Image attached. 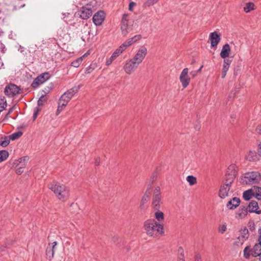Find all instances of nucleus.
<instances>
[{"instance_id":"obj_7","label":"nucleus","mask_w":261,"mask_h":261,"mask_svg":"<svg viewBox=\"0 0 261 261\" xmlns=\"http://www.w3.org/2000/svg\"><path fill=\"white\" fill-rule=\"evenodd\" d=\"M80 87L81 86L79 85L70 89L62 94L60 99L64 101V102L68 103L72 96L78 92Z\"/></svg>"},{"instance_id":"obj_5","label":"nucleus","mask_w":261,"mask_h":261,"mask_svg":"<svg viewBox=\"0 0 261 261\" xmlns=\"http://www.w3.org/2000/svg\"><path fill=\"white\" fill-rule=\"evenodd\" d=\"M139 65L132 58L126 62L123 68L126 74H130L137 69Z\"/></svg>"},{"instance_id":"obj_61","label":"nucleus","mask_w":261,"mask_h":261,"mask_svg":"<svg viewBox=\"0 0 261 261\" xmlns=\"http://www.w3.org/2000/svg\"><path fill=\"white\" fill-rule=\"evenodd\" d=\"M226 73L227 72H224V71H223L222 70V78H224L226 75Z\"/></svg>"},{"instance_id":"obj_22","label":"nucleus","mask_w":261,"mask_h":261,"mask_svg":"<svg viewBox=\"0 0 261 261\" xmlns=\"http://www.w3.org/2000/svg\"><path fill=\"white\" fill-rule=\"evenodd\" d=\"M132 30L131 26L128 24V22L121 23V30L122 34L125 36Z\"/></svg>"},{"instance_id":"obj_58","label":"nucleus","mask_w":261,"mask_h":261,"mask_svg":"<svg viewBox=\"0 0 261 261\" xmlns=\"http://www.w3.org/2000/svg\"><path fill=\"white\" fill-rule=\"evenodd\" d=\"M14 109H15V107H13L11 108L10 109H9L7 115L10 114L14 111Z\"/></svg>"},{"instance_id":"obj_33","label":"nucleus","mask_w":261,"mask_h":261,"mask_svg":"<svg viewBox=\"0 0 261 261\" xmlns=\"http://www.w3.org/2000/svg\"><path fill=\"white\" fill-rule=\"evenodd\" d=\"M9 156V152L6 150L0 151V163L5 161Z\"/></svg>"},{"instance_id":"obj_12","label":"nucleus","mask_w":261,"mask_h":261,"mask_svg":"<svg viewBox=\"0 0 261 261\" xmlns=\"http://www.w3.org/2000/svg\"><path fill=\"white\" fill-rule=\"evenodd\" d=\"M188 68H184L181 71L179 76L180 82L182 85V86L184 88H186L189 85L190 82V79L188 75Z\"/></svg>"},{"instance_id":"obj_35","label":"nucleus","mask_w":261,"mask_h":261,"mask_svg":"<svg viewBox=\"0 0 261 261\" xmlns=\"http://www.w3.org/2000/svg\"><path fill=\"white\" fill-rule=\"evenodd\" d=\"M7 107V101L5 97L0 96V112H2Z\"/></svg>"},{"instance_id":"obj_10","label":"nucleus","mask_w":261,"mask_h":261,"mask_svg":"<svg viewBox=\"0 0 261 261\" xmlns=\"http://www.w3.org/2000/svg\"><path fill=\"white\" fill-rule=\"evenodd\" d=\"M49 74L48 72L43 73L38 76L33 82L32 86L36 88L39 85L43 84L49 79Z\"/></svg>"},{"instance_id":"obj_49","label":"nucleus","mask_w":261,"mask_h":261,"mask_svg":"<svg viewBox=\"0 0 261 261\" xmlns=\"http://www.w3.org/2000/svg\"><path fill=\"white\" fill-rule=\"evenodd\" d=\"M153 195H158V196H162L161 193V189L160 187L157 186L155 187Z\"/></svg>"},{"instance_id":"obj_64","label":"nucleus","mask_w":261,"mask_h":261,"mask_svg":"<svg viewBox=\"0 0 261 261\" xmlns=\"http://www.w3.org/2000/svg\"><path fill=\"white\" fill-rule=\"evenodd\" d=\"M178 261H185L184 256V257H179Z\"/></svg>"},{"instance_id":"obj_48","label":"nucleus","mask_w":261,"mask_h":261,"mask_svg":"<svg viewBox=\"0 0 261 261\" xmlns=\"http://www.w3.org/2000/svg\"><path fill=\"white\" fill-rule=\"evenodd\" d=\"M115 60V59L113 57V56H111L109 59H107L106 62V65L107 66H109Z\"/></svg>"},{"instance_id":"obj_25","label":"nucleus","mask_w":261,"mask_h":261,"mask_svg":"<svg viewBox=\"0 0 261 261\" xmlns=\"http://www.w3.org/2000/svg\"><path fill=\"white\" fill-rule=\"evenodd\" d=\"M253 248H251L250 246H246L243 251L244 257L246 259H248L251 256L253 257Z\"/></svg>"},{"instance_id":"obj_60","label":"nucleus","mask_w":261,"mask_h":261,"mask_svg":"<svg viewBox=\"0 0 261 261\" xmlns=\"http://www.w3.org/2000/svg\"><path fill=\"white\" fill-rule=\"evenodd\" d=\"M230 44L234 45V44L232 42H230ZM234 51H236V52L238 51V47L236 45H234Z\"/></svg>"},{"instance_id":"obj_26","label":"nucleus","mask_w":261,"mask_h":261,"mask_svg":"<svg viewBox=\"0 0 261 261\" xmlns=\"http://www.w3.org/2000/svg\"><path fill=\"white\" fill-rule=\"evenodd\" d=\"M156 212L154 213V217L158 223L162 224L164 220V213L159 210H155Z\"/></svg>"},{"instance_id":"obj_9","label":"nucleus","mask_w":261,"mask_h":261,"mask_svg":"<svg viewBox=\"0 0 261 261\" xmlns=\"http://www.w3.org/2000/svg\"><path fill=\"white\" fill-rule=\"evenodd\" d=\"M19 88L14 85L11 84L7 86L5 89V94L8 97H13L19 93Z\"/></svg>"},{"instance_id":"obj_23","label":"nucleus","mask_w":261,"mask_h":261,"mask_svg":"<svg viewBox=\"0 0 261 261\" xmlns=\"http://www.w3.org/2000/svg\"><path fill=\"white\" fill-rule=\"evenodd\" d=\"M249 212L246 206H241L236 214V217L238 219H242L247 216Z\"/></svg>"},{"instance_id":"obj_11","label":"nucleus","mask_w":261,"mask_h":261,"mask_svg":"<svg viewBox=\"0 0 261 261\" xmlns=\"http://www.w3.org/2000/svg\"><path fill=\"white\" fill-rule=\"evenodd\" d=\"M92 12L91 7L84 6L77 11V14L81 18L87 19L92 15Z\"/></svg>"},{"instance_id":"obj_18","label":"nucleus","mask_w":261,"mask_h":261,"mask_svg":"<svg viewBox=\"0 0 261 261\" xmlns=\"http://www.w3.org/2000/svg\"><path fill=\"white\" fill-rule=\"evenodd\" d=\"M142 38L141 35H137L134 36L133 37L127 39L126 41L123 42L121 45L124 47V49H126V48L130 46L131 45L135 43L137 41L140 40Z\"/></svg>"},{"instance_id":"obj_34","label":"nucleus","mask_w":261,"mask_h":261,"mask_svg":"<svg viewBox=\"0 0 261 261\" xmlns=\"http://www.w3.org/2000/svg\"><path fill=\"white\" fill-rule=\"evenodd\" d=\"M254 9V4L253 3L249 2L246 4L244 7V10L246 13L249 12L250 11Z\"/></svg>"},{"instance_id":"obj_53","label":"nucleus","mask_w":261,"mask_h":261,"mask_svg":"<svg viewBox=\"0 0 261 261\" xmlns=\"http://www.w3.org/2000/svg\"><path fill=\"white\" fill-rule=\"evenodd\" d=\"M195 261H202L201 257L200 255L196 254L195 257Z\"/></svg>"},{"instance_id":"obj_31","label":"nucleus","mask_w":261,"mask_h":261,"mask_svg":"<svg viewBox=\"0 0 261 261\" xmlns=\"http://www.w3.org/2000/svg\"><path fill=\"white\" fill-rule=\"evenodd\" d=\"M232 60L229 59H224L222 70L224 71V72H227L229 68V66Z\"/></svg>"},{"instance_id":"obj_27","label":"nucleus","mask_w":261,"mask_h":261,"mask_svg":"<svg viewBox=\"0 0 261 261\" xmlns=\"http://www.w3.org/2000/svg\"><path fill=\"white\" fill-rule=\"evenodd\" d=\"M253 257L260 256L261 255V245L259 243L255 244L253 247Z\"/></svg>"},{"instance_id":"obj_24","label":"nucleus","mask_w":261,"mask_h":261,"mask_svg":"<svg viewBox=\"0 0 261 261\" xmlns=\"http://www.w3.org/2000/svg\"><path fill=\"white\" fill-rule=\"evenodd\" d=\"M245 159L249 162L255 161L257 159V155L254 151H249L245 155Z\"/></svg>"},{"instance_id":"obj_40","label":"nucleus","mask_w":261,"mask_h":261,"mask_svg":"<svg viewBox=\"0 0 261 261\" xmlns=\"http://www.w3.org/2000/svg\"><path fill=\"white\" fill-rule=\"evenodd\" d=\"M47 100V98L45 96V95H42V96L39 98L37 104L38 106H42L45 103Z\"/></svg>"},{"instance_id":"obj_42","label":"nucleus","mask_w":261,"mask_h":261,"mask_svg":"<svg viewBox=\"0 0 261 261\" xmlns=\"http://www.w3.org/2000/svg\"><path fill=\"white\" fill-rule=\"evenodd\" d=\"M227 230V225L225 223L221 225H220L218 227V230L219 231L223 234Z\"/></svg>"},{"instance_id":"obj_46","label":"nucleus","mask_w":261,"mask_h":261,"mask_svg":"<svg viewBox=\"0 0 261 261\" xmlns=\"http://www.w3.org/2000/svg\"><path fill=\"white\" fill-rule=\"evenodd\" d=\"M129 16L127 14H124L122 17L121 22H128Z\"/></svg>"},{"instance_id":"obj_52","label":"nucleus","mask_w":261,"mask_h":261,"mask_svg":"<svg viewBox=\"0 0 261 261\" xmlns=\"http://www.w3.org/2000/svg\"><path fill=\"white\" fill-rule=\"evenodd\" d=\"M23 172V166L22 167H18L16 170V173L20 175Z\"/></svg>"},{"instance_id":"obj_56","label":"nucleus","mask_w":261,"mask_h":261,"mask_svg":"<svg viewBox=\"0 0 261 261\" xmlns=\"http://www.w3.org/2000/svg\"><path fill=\"white\" fill-rule=\"evenodd\" d=\"M100 164V159L99 158H96L95 160V166H98Z\"/></svg>"},{"instance_id":"obj_19","label":"nucleus","mask_w":261,"mask_h":261,"mask_svg":"<svg viewBox=\"0 0 261 261\" xmlns=\"http://www.w3.org/2000/svg\"><path fill=\"white\" fill-rule=\"evenodd\" d=\"M240 203V199L238 197H233L227 203V207L229 210H233L238 207Z\"/></svg>"},{"instance_id":"obj_2","label":"nucleus","mask_w":261,"mask_h":261,"mask_svg":"<svg viewBox=\"0 0 261 261\" xmlns=\"http://www.w3.org/2000/svg\"><path fill=\"white\" fill-rule=\"evenodd\" d=\"M143 227L147 236L156 238L164 233L163 224L158 223L154 219L146 220L143 224Z\"/></svg>"},{"instance_id":"obj_32","label":"nucleus","mask_w":261,"mask_h":261,"mask_svg":"<svg viewBox=\"0 0 261 261\" xmlns=\"http://www.w3.org/2000/svg\"><path fill=\"white\" fill-rule=\"evenodd\" d=\"M149 194H147L146 192L145 193V194L143 196L140 203V207L141 209L143 208L144 205L145 204L147 203V202L148 201L149 199Z\"/></svg>"},{"instance_id":"obj_39","label":"nucleus","mask_w":261,"mask_h":261,"mask_svg":"<svg viewBox=\"0 0 261 261\" xmlns=\"http://www.w3.org/2000/svg\"><path fill=\"white\" fill-rule=\"evenodd\" d=\"M10 139L8 136H6L4 138L3 140H0V145L3 147L7 146L10 143Z\"/></svg>"},{"instance_id":"obj_8","label":"nucleus","mask_w":261,"mask_h":261,"mask_svg":"<svg viewBox=\"0 0 261 261\" xmlns=\"http://www.w3.org/2000/svg\"><path fill=\"white\" fill-rule=\"evenodd\" d=\"M240 233V236L234 243V244L238 246L242 245L248 239L249 236V230L245 226L241 228Z\"/></svg>"},{"instance_id":"obj_37","label":"nucleus","mask_w":261,"mask_h":261,"mask_svg":"<svg viewBox=\"0 0 261 261\" xmlns=\"http://www.w3.org/2000/svg\"><path fill=\"white\" fill-rule=\"evenodd\" d=\"M22 135V132L19 131L12 134V135L9 136L8 137H9L10 140H15L20 137Z\"/></svg>"},{"instance_id":"obj_16","label":"nucleus","mask_w":261,"mask_h":261,"mask_svg":"<svg viewBox=\"0 0 261 261\" xmlns=\"http://www.w3.org/2000/svg\"><path fill=\"white\" fill-rule=\"evenodd\" d=\"M248 211L250 213H255L261 214V210H259L258 204L255 200H251L248 205Z\"/></svg>"},{"instance_id":"obj_13","label":"nucleus","mask_w":261,"mask_h":261,"mask_svg":"<svg viewBox=\"0 0 261 261\" xmlns=\"http://www.w3.org/2000/svg\"><path fill=\"white\" fill-rule=\"evenodd\" d=\"M105 18V13L102 11H97L93 16L92 20L93 23L96 26L100 25Z\"/></svg>"},{"instance_id":"obj_36","label":"nucleus","mask_w":261,"mask_h":261,"mask_svg":"<svg viewBox=\"0 0 261 261\" xmlns=\"http://www.w3.org/2000/svg\"><path fill=\"white\" fill-rule=\"evenodd\" d=\"M187 181L189 183L190 185L192 186L196 184L197 179L193 175H189L187 177Z\"/></svg>"},{"instance_id":"obj_43","label":"nucleus","mask_w":261,"mask_h":261,"mask_svg":"<svg viewBox=\"0 0 261 261\" xmlns=\"http://www.w3.org/2000/svg\"><path fill=\"white\" fill-rule=\"evenodd\" d=\"M67 104L68 103L64 102V101L61 100V99H59L58 107L61 109L62 110H63L67 106Z\"/></svg>"},{"instance_id":"obj_3","label":"nucleus","mask_w":261,"mask_h":261,"mask_svg":"<svg viewBox=\"0 0 261 261\" xmlns=\"http://www.w3.org/2000/svg\"><path fill=\"white\" fill-rule=\"evenodd\" d=\"M48 187L54 193L58 199L61 201H65L69 197V189L63 184L53 181L48 185Z\"/></svg>"},{"instance_id":"obj_14","label":"nucleus","mask_w":261,"mask_h":261,"mask_svg":"<svg viewBox=\"0 0 261 261\" xmlns=\"http://www.w3.org/2000/svg\"><path fill=\"white\" fill-rule=\"evenodd\" d=\"M57 244V242L55 241L53 243H49L47 247L46 255L47 258L49 260H51L54 257Z\"/></svg>"},{"instance_id":"obj_45","label":"nucleus","mask_w":261,"mask_h":261,"mask_svg":"<svg viewBox=\"0 0 261 261\" xmlns=\"http://www.w3.org/2000/svg\"><path fill=\"white\" fill-rule=\"evenodd\" d=\"M18 2H19V4L18 5L16 4V2H15L14 4V9L15 10H16L17 9L21 8L24 7L25 5V4L20 1H19Z\"/></svg>"},{"instance_id":"obj_51","label":"nucleus","mask_w":261,"mask_h":261,"mask_svg":"<svg viewBox=\"0 0 261 261\" xmlns=\"http://www.w3.org/2000/svg\"><path fill=\"white\" fill-rule=\"evenodd\" d=\"M178 253L180 255L181 257L184 256V251L182 247H180L178 248Z\"/></svg>"},{"instance_id":"obj_47","label":"nucleus","mask_w":261,"mask_h":261,"mask_svg":"<svg viewBox=\"0 0 261 261\" xmlns=\"http://www.w3.org/2000/svg\"><path fill=\"white\" fill-rule=\"evenodd\" d=\"M40 110L39 108H36L34 110V114H33V120H35L38 115V113L39 112H40Z\"/></svg>"},{"instance_id":"obj_28","label":"nucleus","mask_w":261,"mask_h":261,"mask_svg":"<svg viewBox=\"0 0 261 261\" xmlns=\"http://www.w3.org/2000/svg\"><path fill=\"white\" fill-rule=\"evenodd\" d=\"M253 196H254V191L251 189L243 192V197L245 200H249Z\"/></svg>"},{"instance_id":"obj_38","label":"nucleus","mask_w":261,"mask_h":261,"mask_svg":"<svg viewBox=\"0 0 261 261\" xmlns=\"http://www.w3.org/2000/svg\"><path fill=\"white\" fill-rule=\"evenodd\" d=\"M83 61L82 57H79L74 61H72L71 65L74 67H79Z\"/></svg>"},{"instance_id":"obj_1","label":"nucleus","mask_w":261,"mask_h":261,"mask_svg":"<svg viewBox=\"0 0 261 261\" xmlns=\"http://www.w3.org/2000/svg\"><path fill=\"white\" fill-rule=\"evenodd\" d=\"M237 175V171L234 165H230L227 168L224 179L223 184L219 190V196L221 198H225L229 195V193L232 192L230 191L232 184Z\"/></svg>"},{"instance_id":"obj_21","label":"nucleus","mask_w":261,"mask_h":261,"mask_svg":"<svg viewBox=\"0 0 261 261\" xmlns=\"http://www.w3.org/2000/svg\"><path fill=\"white\" fill-rule=\"evenodd\" d=\"M28 160L29 157L25 156L19 158L18 160H15L14 164L16 166H19V167H22L23 166V168L24 169L26 166L27 162Z\"/></svg>"},{"instance_id":"obj_63","label":"nucleus","mask_w":261,"mask_h":261,"mask_svg":"<svg viewBox=\"0 0 261 261\" xmlns=\"http://www.w3.org/2000/svg\"><path fill=\"white\" fill-rule=\"evenodd\" d=\"M259 232L260 236L258 238V242H259L258 243L261 245V232L259 231Z\"/></svg>"},{"instance_id":"obj_4","label":"nucleus","mask_w":261,"mask_h":261,"mask_svg":"<svg viewBox=\"0 0 261 261\" xmlns=\"http://www.w3.org/2000/svg\"><path fill=\"white\" fill-rule=\"evenodd\" d=\"M261 180V175L257 171L246 173L241 179L243 184L252 185L258 183Z\"/></svg>"},{"instance_id":"obj_17","label":"nucleus","mask_w":261,"mask_h":261,"mask_svg":"<svg viewBox=\"0 0 261 261\" xmlns=\"http://www.w3.org/2000/svg\"><path fill=\"white\" fill-rule=\"evenodd\" d=\"M209 39L212 47H217L221 39L220 35L216 32H212L210 34Z\"/></svg>"},{"instance_id":"obj_30","label":"nucleus","mask_w":261,"mask_h":261,"mask_svg":"<svg viewBox=\"0 0 261 261\" xmlns=\"http://www.w3.org/2000/svg\"><path fill=\"white\" fill-rule=\"evenodd\" d=\"M254 197L260 201V204L261 205V188L259 187H255L254 188Z\"/></svg>"},{"instance_id":"obj_20","label":"nucleus","mask_w":261,"mask_h":261,"mask_svg":"<svg viewBox=\"0 0 261 261\" xmlns=\"http://www.w3.org/2000/svg\"><path fill=\"white\" fill-rule=\"evenodd\" d=\"M230 53V47L228 44H224L222 48L220 53V57L224 59H226L228 57Z\"/></svg>"},{"instance_id":"obj_50","label":"nucleus","mask_w":261,"mask_h":261,"mask_svg":"<svg viewBox=\"0 0 261 261\" xmlns=\"http://www.w3.org/2000/svg\"><path fill=\"white\" fill-rule=\"evenodd\" d=\"M159 0H147L146 4L148 6L153 5L159 2Z\"/></svg>"},{"instance_id":"obj_44","label":"nucleus","mask_w":261,"mask_h":261,"mask_svg":"<svg viewBox=\"0 0 261 261\" xmlns=\"http://www.w3.org/2000/svg\"><path fill=\"white\" fill-rule=\"evenodd\" d=\"M53 88V86L51 84L50 86H47V87L44 88V89L42 90V92L45 95L49 93L50 92V91L52 90Z\"/></svg>"},{"instance_id":"obj_57","label":"nucleus","mask_w":261,"mask_h":261,"mask_svg":"<svg viewBox=\"0 0 261 261\" xmlns=\"http://www.w3.org/2000/svg\"><path fill=\"white\" fill-rule=\"evenodd\" d=\"M258 152L259 155H260L261 156V142L258 145Z\"/></svg>"},{"instance_id":"obj_55","label":"nucleus","mask_w":261,"mask_h":261,"mask_svg":"<svg viewBox=\"0 0 261 261\" xmlns=\"http://www.w3.org/2000/svg\"><path fill=\"white\" fill-rule=\"evenodd\" d=\"M256 131L257 133L261 135V124L257 126L256 129Z\"/></svg>"},{"instance_id":"obj_62","label":"nucleus","mask_w":261,"mask_h":261,"mask_svg":"<svg viewBox=\"0 0 261 261\" xmlns=\"http://www.w3.org/2000/svg\"><path fill=\"white\" fill-rule=\"evenodd\" d=\"M198 72L197 71H193L191 73V74L193 76H195L197 75V73Z\"/></svg>"},{"instance_id":"obj_54","label":"nucleus","mask_w":261,"mask_h":261,"mask_svg":"<svg viewBox=\"0 0 261 261\" xmlns=\"http://www.w3.org/2000/svg\"><path fill=\"white\" fill-rule=\"evenodd\" d=\"M136 5V4L134 2H131L129 4V10L130 11H132L133 7Z\"/></svg>"},{"instance_id":"obj_15","label":"nucleus","mask_w":261,"mask_h":261,"mask_svg":"<svg viewBox=\"0 0 261 261\" xmlns=\"http://www.w3.org/2000/svg\"><path fill=\"white\" fill-rule=\"evenodd\" d=\"M163 204L162 196L158 195H153L152 198V207L154 210H159Z\"/></svg>"},{"instance_id":"obj_29","label":"nucleus","mask_w":261,"mask_h":261,"mask_svg":"<svg viewBox=\"0 0 261 261\" xmlns=\"http://www.w3.org/2000/svg\"><path fill=\"white\" fill-rule=\"evenodd\" d=\"M125 50L124 47L121 45L118 48H117L113 53L112 56L116 59L120 55H121Z\"/></svg>"},{"instance_id":"obj_41","label":"nucleus","mask_w":261,"mask_h":261,"mask_svg":"<svg viewBox=\"0 0 261 261\" xmlns=\"http://www.w3.org/2000/svg\"><path fill=\"white\" fill-rule=\"evenodd\" d=\"M95 64H90L88 67H87L85 69V73L86 74H90L96 68Z\"/></svg>"},{"instance_id":"obj_6","label":"nucleus","mask_w":261,"mask_h":261,"mask_svg":"<svg viewBox=\"0 0 261 261\" xmlns=\"http://www.w3.org/2000/svg\"><path fill=\"white\" fill-rule=\"evenodd\" d=\"M147 52V48L145 46H141L132 59L140 64L145 58Z\"/></svg>"},{"instance_id":"obj_59","label":"nucleus","mask_w":261,"mask_h":261,"mask_svg":"<svg viewBox=\"0 0 261 261\" xmlns=\"http://www.w3.org/2000/svg\"><path fill=\"white\" fill-rule=\"evenodd\" d=\"M62 110L61 109H60L58 107V109L57 110V111H56V115H58L60 114V113L62 112Z\"/></svg>"}]
</instances>
